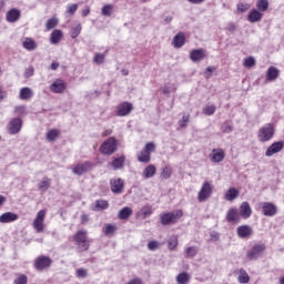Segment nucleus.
Here are the masks:
<instances>
[{
    "instance_id": "obj_1",
    "label": "nucleus",
    "mask_w": 284,
    "mask_h": 284,
    "mask_svg": "<svg viewBox=\"0 0 284 284\" xmlns=\"http://www.w3.org/2000/svg\"><path fill=\"white\" fill-rule=\"evenodd\" d=\"M274 124L266 123L264 126L258 129L257 140L260 141V143H267V141H272V139H274Z\"/></svg>"
},
{
    "instance_id": "obj_2",
    "label": "nucleus",
    "mask_w": 284,
    "mask_h": 284,
    "mask_svg": "<svg viewBox=\"0 0 284 284\" xmlns=\"http://www.w3.org/2000/svg\"><path fill=\"white\" fill-rule=\"evenodd\" d=\"M182 216H183L182 210L162 213L160 215V222L162 225H174V224L179 223V221L181 220Z\"/></svg>"
},
{
    "instance_id": "obj_3",
    "label": "nucleus",
    "mask_w": 284,
    "mask_h": 284,
    "mask_svg": "<svg viewBox=\"0 0 284 284\" xmlns=\"http://www.w3.org/2000/svg\"><path fill=\"white\" fill-rule=\"evenodd\" d=\"M80 252H88L90 244L88 243V231L80 230L73 235Z\"/></svg>"
},
{
    "instance_id": "obj_4",
    "label": "nucleus",
    "mask_w": 284,
    "mask_h": 284,
    "mask_svg": "<svg viewBox=\"0 0 284 284\" xmlns=\"http://www.w3.org/2000/svg\"><path fill=\"white\" fill-rule=\"evenodd\" d=\"M212 192H214V187L212 186V183H210L209 181L203 182V184L197 193L199 203H205V201L211 199Z\"/></svg>"
},
{
    "instance_id": "obj_5",
    "label": "nucleus",
    "mask_w": 284,
    "mask_h": 284,
    "mask_svg": "<svg viewBox=\"0 0 284 284\" xmlns=\"http://www.w3.org/2000/svg\"><path fill=\"white\" fill-rule=\"evenodd\" d=\"M100 152L102 154H106L108 156L114 154L116 152V138L111 136L104 141L100 146Z\"/></svg>"
},
{
    "instance_id": "obj_6",
    "label": "nucleus",
    "mask_w": 284,
    "mask_h": 284,
    "mask_svg": "<svg viewBox=\"0 0 284 284\" xmlns=\"http://www.w3.org/2000/svg\"><path fill=\"white\" fill-rule=\"evenodd\" d=\"M110 186L113 194H123V190H125V181L121 178H113L110 180Z\"/></svg>"
},
{
    "instance_id": "obj_7",
    "label": "nucleus",
    "mask_w": 284,
    "mask_h": 284,
    "mask_svg": "<svg viewBox=\"0 0 284 284\" xmlns=\"http://www.w3.org/2000/svg\"><path fill=\"white\" fill-rule=\"evenodd\" d=\"M94 169V163L90 161H85L84 163L77 164L72 172L73 174H77V176H82V174H85L87 172H90V170Z\"/></svg>"
},
{
    "instance_id": "obj_8",
    "label": "nucleus",
    "mask_w": 284,
    "mask_h": 284,
    "mask_svg": "<svg viewBox=\"0 0 284 284\" xmlns=\"http://www.w3.org/2000/svg\"><path fill=\"white\" fill-rule=\"evenodd\" d=\"M52 265V260L45 255H41L36 258L34 267L38 272H43V270H48Z\"/></svg>"
},
{
    "instance_id": "obj_9",
    "label": "nucleus",
    "mask_w": 284,
    "mask_h": 284,
    "mask_svg": "<svg viewBox=\"0 0 284 284\" xmlns=\"http://www.w3.org/2000/svg\"><path fill=\"white\" fill-rule=\"evenodd\" d=\"M260 207L264 216H276L278 212V209L272 202H262L260 203Z\"/></svg>"
},
{
    "instance_id": "obj_10",
    "label": "nucleus",
    "mask_w": 284,
    "mask_h": 284,
    "mask_svg": "<svg viewBox=\"0 0 284 284\" xmlns=\"http://www.w3.org/2000/svg\"><path fill=\"white\" fill-rule=\"evenodd\" d=\"M68 88V83L61 79H57L50 87V92H53V94H63L65 92V89Z\"/></svg>"
},
{
    "instance_id": "obj_11",
    "label": "nucleus",
    "mask_w": 284,
    "mask_h": 284,
    "mask_svg": "<svg viewBox=\"0 0 284 284\" xmlns=\"http://www.w3.org/2000/svg\"><path fill=\"white\" fill-rule=\"evenodd\" d=\"M23 128V122L19 118H13L8 124L9 134H19Z\"/></svg>"
},
{
    "instance_id": "obj_12",
    "label": "nucleus",
    "mask_w": 284,
    "mask_h": 284,
    "mask_svg": "<svg viewBox=\"0 0 284 284\" xmlns=\"http://www.w3.org/2000/svg\"><path fill=\"white\" fill-rule=\"evenodd\" d=\"M263 252H265V244H255L247 253L248 261H256V258H258Z\"/></svg>"
},
{
    "instance_id": "obj_13",
    "label": "nucleus",
    "mask_w": 284,
    "mask_h": 284,
    "mask_svg": "<svg viewBox=\"0 0 284 284\" xmlns=\"http://www.w3.org/2000/svg\"><path fill=\"white\" fill-rule=\"evenodd\" d=\"M45 221V211L41 210L37 213V216L33 221V227L36 232H43V222Z\"/></svg>"
},
{
    "instance_id": "obj_14",
    "label": "nucleus",
    "mask_w": 284,
    "mask_h": 284,
    "mask_svg": "<svg viewBox=\"0 0 284 284\" xmlns=\"http://www.w3.org/2000/svg\"><path fill=\"white\" fill-rule=\"evenodd\" d=\"M134 106H132V103L130 102H123L120 105L116 106V116H128L130 112H132Z\"/></svg>"
},
{
    "instance_id": "obj_15",
    "label": "nucleus",
    "mask_w": 284,
    "mask_h": 284,
    "mask_svg": "<svg viewBox=\"0 0 284 284\" xmlns=\"http://www.w3.org/2000/svg\"><path fill=\"white\" fill-rule=\"evenodd\" d=\"M236 232L239 239H250L252 234H254V230H252V226L247 224L239 226Z\"/></svg>"
},
{
    "instance_id": "obj_16",
    "label": "nucleus",
    "mask_w": 284,
    "mask_h": 284,
    "mask_svg": "<svg viewBox=\"0 0 284 284\" xmlns=\"http://www.w3.org/2000/svg\"><path fill=\"white\" fill-rule=\"evenodd\" d=\"M284 148V142H274L272 143L265 151V156H274V154H278Z\"/></svg>"
},
{
    "instance_id": "obj_17",
    "label": "nucleus",
    "mask_w": 284,
    "mask_h": 284,
    "mask_svg": "<svg viewBox=\"0 0 284 284\" xmlns=\"http://www.w3.org/2000/svg\"><path fill=\"white\" fill-rule=\"evenodd\" d=\"M21 19V10L19 9H10L6 14V21L8 23H17Z\"/></svg>"
},
{
    "instance_id": "obj_18",
    "label": "nucleus",
    "mask_w": 284,
    "mask_h": 284,
    "mask_svg": "<svg viewBox=\"0 0 284 284\" xmlns=\"http://www.w3.org/2000/svg\"><path fill=\"white\" fill-rule=\"evenodd\" d=\"M190 59L193 63H197L199 61H203L205 59V50L203 49H193L190 52Z\"/></svg>"
},
{
    "instance_id": "obj_19",
    "label": "nucleus",
    "mask_w": 284,
    "mask_h": 284,
    "mask_svg": "<svg viewBox=\"0 0 284 284\" xmlns=\"http://www.w3.org/2000/svg\"><path fill=\"white\" fill-rule=\"evenodd\" d=\"M225 159V151L223 149H213L211 154V161L213 163H221Z\"/></svg>"
},
{
    "instance_id": "obj_20",
    "label": "nucleus",
    "mask_w": 284,
    "mask_h": 284,
    "mask_svg": "<svg viewBox=\"0 0 284 284\" xmlns=\"http://www.w3.org/2000/svg\"><path fill=\"white\" fill-rule=\"evenodd\" d=\"M19 221V214L13 212H7L0 215V223H14Z\"/></svg>"
},
{
    "instance_id": "obj_21",
    "label": "nucleus",
    "mask_w": 284,
    "mask_h": 284,
    "mask_svg": "<svg viewBox=\"0 0 284 284\" xmlns=\"http://www.w3.org/2000/svg\"><path fill=\"white\" fill-rule=\"evenodd\" d=\"M240 216H242V219H250V216H252V206H250V202H243L240 205Z\"/></svg>"
},
{
    "instance_id": "obj_22",
    "label": "nucleus",
    "mask_w": 284,
    "mask_h": 284,
    "mask_svg": "<svg viewBox=\"0 0 284 284\" xmlns=\"http://www.w3.org/2000/svg\"><path fill=\"white\" fill-rule=\"evenodd\" d=\"M227 223H239L241 221V215L239 214V210L230 209L226 213Z\"/></svg>"
},
{
    "instance_id": "obj_23",
    "label": "nucleus",
    "mask_w": 284,
    "mask_h": 284,
    "mask_svg": "<svg viewBox=\"0 0 284 284\" xmlns=\"http://www.w3.org/2000/svg\"><path fill=\"white\" fill-rule=\"evenodd\" d=\"M173 45L174 48H183V45H185V33L179 32L176 36H174Z\"/></svg>"
},
{
    "instance_id": "obj_24",
    "label": "nucleus",
    "mask_w": 284,
    "mask_h": 284,
    "mask_svg": "<svg viewBox=\"0 0 284 284\" xmlns=\"http://www.w3.org/2000/svg\"><path fill=\"white\" fill-rule=\"evenodd\" d=\"M278 74H281V71H278V69H276L275 67H270L266 72V80L276 81L278 79Z\"/></svg>"
},
{
    "instance_id": "obj_25",
    "label": "nucleus",
    "mask_w": 284,
    "mask_h": 284,
    "mask_svg": "<svg viewBox=\"0 0 284 284\" xmlns=\"http://www.w3.org/2000/svg\"><path fill=\"white\" fill-rule=\"evenodd\" d=\"M261 19H263V13H261V11L256 9L251 10V12L248 13L250 23H256L261 21Z\"/></svg>"
},
{
    "instance_id": "obj_26",
    "label": "nucleus",
    "mask_w": 284,
    "mask_h": 284,
    "mask_svg": "<svg viewBox=\"0 0 284 284\" xmlns=\"http://www.w3.org/2000/svg\"><path fill=\"white\" fill-rule=\"evenodd\" d=\"M22 45L24 50H28L29 52H33V50L38 48L37 41H34L32 38H26Z\"/></svg>"
},
{
    "instance_id": "obj_27",
    "label": "nucleus",
    "mask_w": 284,
    "mask_h": 284,
    "mask_svg": "<svg viewBox=\"0 0 284 284\" xmlns=\"http://www.w3.org/2000/svg\"><path fill=\"white\" fill-rule=\"evenodd\" d=\"M63 39V32L59 29H55L52 31L51 37H50V42L52 43V45H57V43H59V41H61Z\"/></svg>"
},
{
    "instance_id": "obj_28",
    "label": "nucleus",
    "mask_w": 284,
    "mask_h": 284,
    "mask_svg": "<svg viewBox=\"0 0 284 284\" xmlns=\"http://www.w3.org/2000/svg\"><path fill=\"white\" fill-rule=\"evenodd\" d=\"M156 174V166L149 164L142 173L143 179H152Z\"/></svg>"
},
{
    "instance_id": "obj_29",
    "label": "nucleus",
    "mask_w": 284,
    "mask_h": 284,
    "mask_svg": "<svg viewBox=\"0 0 284 284\" xmlns=\"http://www.w3.org/2000/svg\"><path fill=\"white\" fill-rule=\"evenodd\" d=\"M237 281L241 284H247L250 283V274H247V271H245L244 268H240L237 270Z\"/></svg>"
},
{
    "instance_id": "obj_30",
    "label": "nucleus",
    "mask_w": 284,
    "mask_h": 284,
    "mask_svg": "<svg viewBox=\"0 0 284 284\" xmlns=\"http://www.w3.org/2000/svg\"><path fill=\"white\" fill-rule=\"evenodd\" d=\"M34 95V93L32 92V89L24 87L22 89H20V99L21 101H28V99H32V97Z\"/></svg>"
},
{
    "instance_id": "obj_31",
    "label": "nucleus",
    "mask_w": 284,
    "mask_h": 284,
    "mask_svg": "<svg viewBox=\"0 0 284 284\" xmlns=\"http://www.w3.org/2000/svg\"><path fill=\"white\" fill-rule=\"evenodd\" d=\"M131 214H132V209L130 206H125L119 211L118 217L120 219V221H128Z\"/></svg>"
},
{
    "instance_id": "obj_32",
    "label": "nucleus",
    "mask_w": 284,
    "mask_h": 284,
    "mask_svg": "<svg viewBox=\"0 0 284 284\" xmlns=\"http://www.w3.org/2000/svg\"><path fill=\"white\" fill-rule=\"evenodd\" d=\"M52 181L49 178H43L40 183H38V189L40 192H48L50 190V185Z\"/></svg>"
},
{
    "instance_id": "obj_33",
    "label": "nucleus",
    "mask_w": 284,
    "mask_h": 284,
    "mask_svg": "<svg viewBox=\"0 0 284 284\" xmlns=\"http://www.w3.org/2000/svg\"><path fill=\"white\" fill-rule=\"evenodd\" d=\"M111 165L114 170H121L123 169V165H125V158L121 155L120 158H115L112 162Z\"/></svg>"
},
{
    "instance_id": "obj_34",
    "label": "nucleus",
    "mask_w": 284,
    "mask_h": 284,
    "mask_svg": "<svg viewBox=\"0 0 284 284\" xmlns=\"http://www.w3.org/2000/svg\"><path fill=\"white\" fill-rule=\"evenodd\" d=\"M178 284H187L190 283V274L187 272H182L176 276Z\"/></svg>"
},
{
    "instance_id": "obj_35",
    "label": "nucleus",
    "mask_w": 284,
    "mask_h": 284,
    "mask_svg": "<svg viewBox=\"0 0 284 284\" xmlns=\"http://www.w3.org/2000/svg\"><path fill=\"white\" fill-rule=\"evenodd\" d=\"M239 197V190L231 187L224 195L226 201H234V199Z\"/></svg>"
},
{
    "instance_id": "obj_36",
    "label": "nucleus",
    "mask_w": 284,
    "mask_h": 284,
    "mask_svg": "<svg viewBox=\"0 0 284 284\" xmlns=\"http://www.w3.org/2000/svg\"><path fill=\"white\" fill-rule=\"evenodd\" d=\"M102 232L105 236H112L116 232V225L114 224H105L102 229Z\"/></svg>"
},
{
    "instance_id": "obj_37",
    "label": "nucleus",
    "mask_w": 284,
    "mask_h": 284,
    "mask_svg": "<svg viewBox=\"0 0 284 284\" xmlns=\"http://www.w3.org/2000/svg\"><path fill=\"white\" fill-rule=\"evenodd\" d=\"M199 254V247L196 246H189L185 248V258H194Z\"/></svg>"
},
{
    "instance_id": "obj_38",
    "label": "nucleus",
    "mask_w": 284,
    "mask_h": 284,
    "mask_svg": "<svg viewBox=\"0 0 284 284\" xmlns=\"http://www.w3.org/2000/svg\"><path fill=\"white\" fill-rule=\"evenodd\" d=\"M256 8L260 12H267V9L270 8V1L268 0H258L256 2Z\"/></svg>"
},
{
    "instance_id": "obj_39",
    "label": "nucleus",
    "mask_w": 284,
    "mask_h": 284,
    "mask_svg": "<svg viewBox=\"0 0 284 284\" xmlns=\"http://www.w3.org/2000/svg\"><path fill=\"white\" fill-rule=\"evenodd\" d=\"M221 132L223 134H231V132H234V126L232 125V122L225 121L221 126Z\"/></svg>"
},
{
    "instance_id": "obj_40",
    "label": "nucleus",
    "mask_w": 284,
    "mask_h": 284,
    "mask_svg": "<svg viewBox=\"0 0 284 284\" xmlns=\"http://www.w3.org/2000/svg\"><path fill=\"white\" fill-rule=\"evenodd\" d=\"M151 159H152L151 155L149 153H146V151H144V149L138 155V161L140 163H150Z\"/></svg>"
},
{
    "instance_id": "obj_41",
    "label": "nucleus",
    "mask_w": 284,
    "mask_h": 284,
    "mask_svg": "<svg viewBox=\"0 0 284 284\" xmlns=\"http://www.w3.org/2000/svg\"><path fill=\"white\" fill-rule=\"evenodd\" d=\"M59 130H50L49 132H47V141H49L50 143H52V141H57V139H59Z\"/></svg>"
},
{
    "instance_id": "obj_42",
    "label": "nucleus",
    "mask_w": 284,
    "mask_h": 284,
    "mask_svg": "<svg viewBox=\"0 0 284 284\" xmlns=\"http://www.w3.org/2000/svg\"><path fill=\"white\" fill-rule=\"evenodd\" d=\"M101 12L103 17H112V13L114 12V6L105 4L104 7H102Z\"/></svg>"
},
{
    "instance_id": "obj_43",
    "label": "nucleus",
    "mask_w": 284,
    "mask_h": 284,
    "mask_svg": "<svg viewBox=\"0 0 284 284\" xmlns=\"http://www.w3.org/2000/svg\"><path fill=\"white\" fill-rule=\"evenodd\" d=\"M57 26H59V20L57 18H50L45 23V28L48 31L54 30Z\"/></svg>"
},
{
    "instance_id": "obj_44",
    "label": "nucleus",
    "mask_w": 284,
    "mask_h": 284,
    "mask_svg": "<svg viewBox=\"0 0 284 284\" xmlns=\"http://www.w3.org/2000/svg\"><path fill=\"white\" fill-rule=\"evenodd\" d=\"M93 63L97 65H102V63H105V53H95Z\"/></svg>"
},
{
    "instance_id": "obj_45",
    "label": "nucleus",
    "mask_w": 284,
    "mask_h": 284,
    "mask_svg": "<svg viewBox=\"0 0 284 284\" xmlns=\"http://www.w3.org/2000/svg\"><path fill=\"white\" fill-rule=\"evenodd\" d=\"M152 214V206L146 205L143 206L140 211V216H142V219H148V216H151Z\"/></svg>"
},
{
    "instance_id": "obj_46",
    "label": "nucleus",
    "mask_w": 284,
    "mask_h": 284,
    "mask_svg": "<svg viewBox=\"0 0 284 284\" xmlns=\"http://www.w3.org/2000/svg\"><path fill=\"white\" fill-rule=\"evenodd\" d=\"M214 112H216V105H214V104L206 105L203 109V114H205L206 116H212V114H214Z\"/></svg>"
},
{
    "instance_id": "obj_47",
    "label": "nucleus",
    "mask_w": 284,
    "mask_h": 284,
    "mask_svg": "<svg viewBox=\"0 0 284 284\" xmlns=\"http://www.w3.org/2000/svg\"><path fill=\"white\" fill-rule=\"evenodd\" d=\"M95 207L98 210H108V207H110V204L105 200H98L95 202Z\"/></svg>"
},
{
    "instance_id": "obj_48",
    "label": "nucleus",
    "mask_w": 284,
    "mask_h": 284,
    "mask_svg": "<svg viewBox=\"0 0 284 284\" xmlns=\"http://www.w3.org/2000/svg\"><path fill=\"white\" fill-rule=\"evenodd\" d=\"M81 34V23H78L71 29V39H77Z\"/></svg>"
},
{
    "instance_id": "obj_49",
    "label": "nucleus",
    "mask_w": 284,
    "mask_h": 284,
    "mask_svg": "<svg viewBox=\"0 0 284 284\" xmlns=\"http://www.w3.org/2000/svg\"><path fill=\"white\" fill-rule=\"evenodd\" d=\"M254 65H256V59L254 57L244 59V68H254Z\"/></svg>"
},
{
    "instance_id": "obj_50",
    "label": "nucleus",
    "mask_w": 284,
    "mask_h": 284,
    "mask_svg": "<svg viewBox=\"0 0 284 284\" xmlns=\"http://www.w3.org/2000/svg\"><path fill=\"white\" fill-rule=\"evenodd\" d=\"M156 150V144H154V142H149L144 145L143 151L152 154V152H154Z\"/></svg>"
},
{
    "instance_id": "obj_51",
    "label": "nucleus",
    "mask_w": 284,
    "mask_h": 284,
    "mask_svg": "<svg viewBox=\"0 0 284 284\" xmlns=\"http://www.w3.org/2000/svg\"><path fill=\"white\" fill-rule=\"evenodd\" d=\"M187 123H190V114H184L182 119L178 122L180 128H187Z\"/></svg>"
},
{
    "instance_id": "obj_52",
    "label": "nucleus",
    "mask_w": 284,
    "mask_h": 284,
    "mask_svg": "<svg viewBox=\"0 0 284 284\" xmlns=\"http://www.w3.org/2000/svg\"><path fill=\"white\" fill-rule=\"evenodd\" d=\"M178 245H179V239H176V237H172V239H170L169 241H168V247H169V250H176V247H178Z\"/></svg>"
},
{
    "instance_id": "obj_53",
    "label": "nucleus",
    "mask_w": 284,
    "mask_h": 284,
    "mask_svg": "<svg viewBox=\"0 0 284 284\" xmlns=\"http://www.w3.org/2000/svg\"><path fill=\"white\" fill-rule=\"evenodd\" d=\"M13 284H28V276H27L26 274L19 275V276L14 280Z\"/></svg>"
},
{
    "instance_id": "obj_54",
    "label": "nucleus",
    "mask_w": 284,
    "mask_h": 284,
    "mask_svg": "<svg viewBox=\"0 0 284 284\" xmlns=\"http://www.w3.org/2000/svg\"><path fill=\"white\" fill-rule=\"evenodd\" d=\"M250 8H251L250 3H243V2L237 3V12H247Z\"/></svg>"
},
{
    "instance_id": "obj_55",
    "label": "nucleus",
    "mask_w": 284,
    "mask_h": 284,
    "mask_svg": "<svg viewBox=\"0 0 284 284\" xmlns=\"http://www.w3.org/2000/svg\"><path fill=\"white\" fill-rule=\"evenodd\" d=\"M77 10H79V4H77V3L69 4L67 8V12L69 14H74V12H77Z\"/></svg>"
},
{
    "instance_id": "obj_56",
    "label": "nucleus",
    "mask_w": 284,
    "mask_h": 284,
    "mask_svg": "<svg viewBox=\"0 0 284 284\" xmlns=\"http://www.w3.org/2000/svg\"><path fill=\"white\" fill-rule=\"evenodd\" d=\"M172 176V171L169 168H164L161 172L162 179H170Z\"/></svg>"
},
{
    "instance_id": "obj_57",
    "label": "nucleus",
    "mask_w": 284,
    "mask_h": 284,
    "mask_svg": "<svg viewBox=\"0 0 284 284\" xmlns=\"http://www.w3.org/2000/svg\"><path fill=\"white\" fill-rule=\"evenodd\" d=\"M30 77H34V67H29L24 71V78L30 79Z\"/></svg>"
},
{
    "instance_id": "obj_58",
    "label": "nucleus",
    "mask_w": 284,
    "mask_h": 284,
    "mask_svg": "<svg viewBox=\"0 0 284 284\" xmlns=\"http://www.w3.org/2000/svg\"><path fill=\"white\" fill-rule=\"evenodd\" d=\"M148 248L151 250V252H154V250H159V242L158 241L149 242Z\"/></svg>"
},
{
    "instance_id": "obj_59",
    "label": "nucleus",
    "mask_w": 284,
    "mask_h": 284,
    "mask_svg": "<svg viewBox=\"0 0 284 284\" xmlns=\"http://www.w3.org/2000/svg\"><path fill=\"white\" fill-rule=\"evenodd\" d=\"M77 276H78V278H85V276H88V270L79 268L77 271Z\"/></svg>"
},
{
    "instance_id": "obj_60",
    "label": "nucleus",
    "mask_w": 284,
    "mask_h": 284,
    "mask_svg": "<svg viewBox=\"0 0 284 284\" xmlns=\"http://www.w3.org/2000/svg\"><path fill=\"white\" fill-rule=\"evenodd\" d=\"M226 30L231 33L236 32V24H234V22H230L226 27Z\"/></svg>"
},
{
    "instance_id": "obj_61",
    "label": "nucleus",
    "mask_w": 284,
    "mask_h": 284,
    "mask_svg": "<svg viewBox=\"0 0 284 284\" xmlns=\"http://www.w3.org/2000/svg\"><path fill=\"white\" fill-rule=\"evenodd\" d=\"M126 284H143V280L135 277V278L130 280Z\"/></svg>"
},
{
    "instance_id": "obj_62",
    "label": "nucleus",
    "mask_w": 284,
    "mask_h": 284,
    "mask_svg": "<svg viewBox=\"0 0 284 284\" xmlns=\"http://www.w3.org/2000/svg\"><path fill=\"white\" fill-rule=\"evenodd\" d=\"M8 97V91L3 90V88L0 87V101H3Z\"/></svg>"
},
{
    "instance_id": "obj_63",
    "label": "nucleus",
    "mask_w": 284,
    "mask_h": 284,
    "mask_svg": "<svg viewBox=\"0 0 284 284\" xmlns=\"http://www.w3.org/2000/svg\"><path fill=\"white\" fill-rule=\"evenodd\" d=\"M14 112H16V114H23V112H26V108L24 106H16Z\"/></svg>"
},
{
    "instance_id": "obj_64",
    "label": "nucleus",
    "mask_w": 284,
    "mask_h": 284,
    "mask_svg": "<svg viewBox=\"0 0 284 284\" xmlns=\"http://www.w3.org/2000/svg\"><path fill=\"white\" fill-rule=\"evenodd\" d=\"M88 14H90V7L82 10V17H88Z\"/></svg>"
}]
</instances>
